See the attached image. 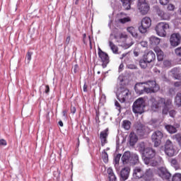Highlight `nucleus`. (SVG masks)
I'll return each instance as SVG.
<instances>
[{
	"mask_svg": "<svg viewBox=\"0 0 181 181\" xmlns=\"http://www.w3.org/2000/svg\"><path fill=\"white\" fill-rule=\"evenodd\" d=\"M151 102V110L153 111H158L160 107H165L167 108H172V99H165L160 98L158 100L155 98H151L150 99Z\"/></svg>",
	"mask_w": 181,
	"mask_h": 181,
	"instance_id": "1",
	"label": "nucleus"
},
{
	"mask_svg": "<svg viewBox=\"0 0 181 181\" xmlns=\"http://www.w3.org/2000/svg\"><path fill=\"white\" fill-rule=\"evenodd\" d=\"M0 146H6V141H5L4 139H1Z\"/></svg>",
	"mask_w": 181,
	"mask_h": 181,
	"instance_id": "49",
	"label": "nucleus"
},
{
	"mask_svg": "<svg viewBox=\"0 0 181 181\" xmlns=\"http://www.w3.org/2000/svg\"><path fill=\"white\" fill-rule=\"evenodd\" d=\"M160 5H168L170 0H158Z\"/></svg>",
	"mask_w": 181,
	"mask_h": 181,
	"instance_id": "45",
	"label": "nucleus"
},
{
	"mask_svg": "<svg viewBox=\"0 0 181 181\" xmlns=\"http://www.w3.org/2000/svg\"><path fill=\"white\" fill-rule=\"evenodd\" d=\"M139 64H140V67H141V69H146V67H148V62H146V60H145V59H141L139 61Z\"/></svg>",
	"mask_w": 181,
	"mask_h": 181,
	"instance_id": "35",
	"label": "nucleus"
},
{
	"mask_svg": "<svg viewBox=\"0 0 181 181\" xmlns=\"http://www.w3.org/2000/svg\"><path fill=\"white\" fill-rule=\"evenodd\" d=\"M175 104L177 107H181V93H177L175 98Z\"/></svg>",
	"mask_w": 181,
	"mask_h": 181,
	"instance_id": "32",
	"label": "nucleus"
},
{
	"mask_svg": "<svg viewBox=\"0 0 181 181\" xmlns=\"http://www.w3.org/2000/svg\"><path fill=\"white\" fill-rule=\"evenodd\" d=\"M64 116H66V111L63 112Z\"/></svg>",
	"mask_w": 181,
	"mask_h": 181,
	"instance_id": "63",
	"label": "nucleus"
},
{
	"mask_svg": "<svg viewBox=\"0 0 181 181\" xmlns=\"http://www.w3.org/2000/svg\"><path fill=\"white\" fill-rule=\"evenodd\" d=\"M66 45H69L70 43V36H68L65 41Z\"/></svg>",
	"mask_w": 181,
	"mask_h": 181,
	"instance_id": "56",
	"label": "nucleus"
},
{
	"mask_svg": "<svg viewBox=\"0 0 181 181\" xmlns=\"http://www.w3.org/2000/svg\"><path fill=\"white\" fill-rule=\"evenodd\" d=\"M141 84H146V86H148L150 88H153V90L156 89V87L158 88V91H159V85L156 83V81H148L145 83H142Z\"/></svg>",
	"mask_w": 181,
	"mask_h": 181,
	"instance_id": "26",
	"label": "nucleus"
},
{
	"mask_svg": "<svg viewBox=\"0 0 181 181\" xmlns=\"http://www.w3.org/2000/svg\"><path fill=\"white\" fill-rule=\"evenodd\" d=\"M152 25V21L149 17H145L141 20V25L139 27L140 33H146L148 29L151 28Z\"/></svg>",
	"mask_w": 181,
	"mask_h": 181,
	"instance_id": "8",
	"label": "nucleus"
},
{
	"mask_svg": "<svg viewBox=\"0 0 181 181\" xmlns=\"http://www.w3.org/2000/svg\"><path fill=\"white\" fill-rule=\"evenodd\" d=\"M164 151L167 156L172 158V156H175L177 155V151L173 145V143L170 139L166 140L165 146H164Z\"/></svg>",
	"mask_w": 181,
	"mask_h": 181,
	"instance_id": "4",
	"label": "nucleus"
},
{
	"mask_svg": "<svg viewBox=\"0 0 181 181\" xmlns=\"http://www.w3.org/2000/svg\"><path fill=\"white\" fill-rule=\"evenodd\" d=\"M109 46L113 53H115V54H117L118 53V47H117V45H115V44H114L112 41H109Z\"/></svg>",
	"mask_w": 181,
	"mask_h": 181,
	"instance_id": "30",
	"label": "nucleus"
},
{
	"mask_svg": "<svg viewBox=\"0 0 181 181\" xmlns=\"http://www.w3.org/2000/svg\"><path fill=\"white\" fill-rule=\"evenodd\" d=\"M137 6L141 15H146L149 12V4L146 3V0H139Z\"/></svg>",
	"mask_w": 181,
	"mask_h": 181,
	"instance_id": "10",
	"label": "nucleus"
},
{
	"mask_svg": "<svg viewBox=\"0 0 181 181\" xmlns=\"http://www.w3.org/2000/svg\"><path fill=\"white\" fill-rule=\"evenodd\" d=\"M144 59L147 63H152L156 60V55L152 51H149L148 53L144 55Z\"/></svg>",
	"mask_w": 181,
	"mask_h": 181,
	"instance_id": "18",
	"label": "nucleus"
},
{
	"mask_svg": "<svg viewBox=\"0 0 181 181\" xmlns=\"http://www.w3.org/2000/svg\"><path fill=\"white\" fill-rule=\"evenodd\" d=\"M143 83H138L135 86V91L137 93V94H144V93H146L147 94H149L151 93H156L158 91V87H156V89H153V88H146L142 86Z\"/></svg>",
	"mask_w": 181,
	"mask_h": 181,
	"instance_id": "6",
	"label": "nucleus"
},
{
	"mask_svg": "<svg viewBox=\"0 0 181 181\" xmlns=\"http://www.w3.org/2000/svg\"><path fill=\"white\" fill-rule=\"evenodd\" d=\"M107 173H108L109 176H111V175H114V171L112 170V168H108Z\"/></svg>",
	"mask_w": 181,
	"mask_h": 181,
	"instance_id": "51",
	"label": "nucleus"
},
{
	"mask_svg": "<svg viewBox=\"0 0 181 181\" xmlns=\"http://www.w3.org/2000/svg\"><path fill=\"white\" fill-rule=\"evenodd\" d=\"M122 69H124V64H121L119 66V71H122Z\"/></svg>",
	"mask_w": 181,
	"mask_h": 181,
	"instance_id": "58",
	"label": "nucleus"
},
{
	"mask_svg": "<svg viewBox=\"0 0 181 181\" xmlns=\"http://www.w3.org/2000/svg\"><path fill=\"white\" fill-rule=\"evenodd\" d=\"M154 52L157 54V59L158 62H162L163 60V52H162V49L160 48L156 47L154 48Z\"/></svg>",
	"mask_w": 181,
	"mask_h": 181,
	"instance_id": "27",
	"label": "nucleus"
},
{
	"mask_svg": "<svg viewBox=\"0 0 181 181\" xmlns=\"http://www.w3.org/2000/svg\"><path fill=\"white\" fill-rule=\"evenodd\" d=\"M167 9L168 11H175V5H173V4H169L167 6Z\"/></svg>",
	"mask_w": 181,
	"mask_h": 181,
	"instance_id": "44",
	"label": "nucleus"
},
{
	"mask_svg": "<svg viewBox=\"0 0 181 181\" xmlns=\"http://www.w3.org/2000/svg\"><path fill=\"white\" fill-rule=\"evenodd\" d=\"M144 162L145 165H149L150 166H158V165L163 163V160L160 156H156L154 159L146 157L144 158Z\"/></svg>",
	"mask_w": 181,
	"mask_h": 181,
	"instance_id": "9",
	"label": "nucleus"
},
{
	"mask_svg": "<svg viewBox=\"0 0 181 181\" xmlns=\"http://www.w3.org/2000/svg\"><path fill=\"white\" fill-rule=\"evenodd\" d=\"M170 28V27L168 23L160 22L156 25L155 30L158 36H160V37H166Z\"/></svg>",
	"mask_w": 181,
	"mask_h": 181,
	"instance_id": "2",
	"label": "nucleus"
},
{
	"mask_svg": "<svg viewBox=\"0 0 181 181\" xmlns=\"http://www.w3.org/2000/svg\"><path fill=\"white\" fill-rule=\"evenodd\" d=\"M144 155L142 157L143 160L144 158L152 159L156 155V151L152 148H144Z\"/></svg>",
	"mask_w": 181,
	"mask_h": 181,
	"instance_id": "17",
	"label": "nucleus"
},
{
	"mask_svg": "<svg viewBox=\"0 0 181 181\" xmlns=\"http://www.w3.org/2000/svg\"><path fill=\"white\" fill-rule=\"evenodd\" d=\"M175 53L178 57H181V47H177L175 49Z\"/></svg>",
	"mask_w": 181,
	"mask_h": 181,
	"instance_id": "42",
	"label": "nucleus"
},
{
	"mask_svg": "<svg viewBox=\"0 0 181 181\" xmlns=\"http://www.w3.org/2000/svg\"><path fill=\"white\" fill-rule=\"evenodd\" d=\"M136 134L140 136H144L146 134H148V132H149V129L148 128V127L141 124H138L136 127Z\"/></svg>",
	"mask_w": 181,
	"mask_h": 181,
	"instance_id": "14",
	"label": "nucleus"
},
{
	"mask_svg": "<svg viewBox=\"0 0 181 181\" xmlns=\"http://www.w3.org/2000/svg\"><path fill=\"white\" fill-rule=\"evenodd\" d=\"M59 127H63V122L62 121H59Z\"/></svg>",
	"mask_w": 181,
	"mask_h": 181,
	"instance_id": "60",
	"label": "nucleus"
},
{
	"mask_svg": "<svg viewBox=\"0 0 181 181\" xmlns=\"http://www.w3.org/2000/svg\"><path fill=\"white\" fill-rule=\"evenodd\" d=\"M83 42L86 43V35L83 34Z\"/></svg>",
	"mask_w": 181,
	"mask_h": 181,
	"instance_id": "61",
	"label": "nucleus"
},
{
	"mask_svg": "<svg viewBox=\"0 0 181 181\" xmlns=\"http://www.w3.org/2000/svg\"><path fill=\"white\" fill-rule=\"evenodd\" d=\"M165 128L169 134H176V132H177V128H179V125L177 124L176 127H175V126L167 124L165 126Z\"/></svg>",
	"mask_w": 181,
	"mask_h": 181,
	"instance_id": "25",
	"label": "nucleus"
},
{
	"mask_svg": "<svg viewBox=\"0 0 181 181\" xmlns=\"http://www.w3.org/2000/svg\"><path fill=\"white\" fill-rule=\"evenodd\" d=\"M119 22H120V23H127V22H131V18L129 17L120 18L119 19Z\"/></svg>",
	"mask_w": 181,
	"mask_h": 181,
	"instance_id": "40",
	"label": "nucleus"
},
{
	"mask_svg": "<svg viewBox=\"0 0 181 181\" xmlns=\"http://www.w3.org/2000/svg\"><path fill=\"white\" fill-rule=\"evenodd\" d=\"M139 162V157L136 154L132 155V159L130 160V163H133V165H136Z\"/></svg>",
	"mask_w": 181,
	"mask_h": 181,
	"instance_id": "33",
	"label": "nucleus"
},
{
	"mask_svg": "<svg viewBox=\"0 0 181 181\" xmlns=\"http://www.w3.org/2000/svg\"><path fill=\"white\" fill-rule=\"evenodd\" d=\"M71 112L72 114H76V107H71Z\"/></svg>",
	"mask_w": 181,
	"mask_h": 181,
	"instance_id": "55",
	"label": "nucleus"
},
{
	"mask_svg": "<svg viewBox=\"0 0 181 181\" xmlns=\"http://www.w3.org/2000/svg\"><path fill=\"white\" fill-rule=\"evenodd\" d=\"M140 44L143 47H146V46H148V42L146 41H141Z\"/></svg>",
	"mask_w": 181,
	"mask_h": 181,
	"instance_id": "50",
	"label": "nucleus"
},
{
	"mask_svg": "<svg viewBox=\"0 0 181 181\" xmlns=\"http://www.w3.org/2000/svg\"><path fill=\"white\" fill-rule=\"evenodd\" d=\"M100 73H101L100 71H98V74H100Z\"/></svg>",
	"mask_w": 181,
	"mask_h": 181,
	"instance_id": "64",
	"label": "nucleus"
},
{
	"mask_svg": "<svg viewBox=\"0 0 181 181\" xmlns=\"http://www.w3.org/2000/svg\"><path fill=\"white\" fill-rule=\"evenodd\" d=\"M158 13L160 16L161 19H163V21H169V14L160 10L158 11Z\"/></svg>",
	"mask_w": 181,
	"mask_h": 181,
	"instance_id": "31",
	"label": "nucleus"
},
{
	"mask_svg": "<svg viewBox=\"0 0 181 181\" xmlns=\"http://www.w3.org/2000/svg\"><path fill=\"white\" fill-rule=\"evenodd\" d=\"M120 39H126L125 42L122 45L124 49H129L134 45V40L131 37H128L127 34L122 33L119 35Z\"/></svg>",
	"mask_w": 181,
	"mask_h": 181,
	"instance_id": "12",
	"label": "nucleus"
},
{
	"mask_svg": "<svg viewBox=\"0 0 181 181\" xmlns=\"http://www.w3.org/2000/svg\"><path fill=\"white\" fill-rule=\"evenodd\" d=\"M153 175V170L149 168L146 170V173L143 174V179L144 180H150V179H152V176Z\"/></svg>",
	"mask_w": 181,
	"mask_h": 181,
	"instance_id": "24",
	"label": "nucleus"
},
{
	"mask_svg": "<svg viewBox=\"0 0 181 181\" xmlns=\"http://www.w3.org/2000/svg\"><path fill=\"white\" fill-rule=\"evenodd\" d=\"M49 91H50V88L49 87V85H47V86H45V93L46 94H49Z\"/></svg>",
	"mask_w": 181,
	"mask_h": 181,
	"instance_id": "52",
	"label": "nucleus"
},
{
	"mask_svg": "<svg viewBox=\"0 0 181 181\" xmlns=\"http://www.w3.org/2000/svg\"><path fill=\"white\" fill-rule=\"evenodd\" d=\"M109 180L110 181H117V177H115V174L109 175Z\"/></svg>",
	"mask_w": 181,
	"mask_h": 181,
	"instance_id": "46",
	"label": "nucleus"
},
{
	"mask_svg": "<svg viewBox=\"0 0 181 181\" xmlns=\"http://www.w3.org/2000/svg\"><path fill=\"white\" fill-rule=\"evenodd\" d=\"M169 114H170V116H171L173 118V117H175V115H176V111L171 110V111H170Z\"/></svg>",
	"mask_w": 181,
	"mask_h": 181,
	"instance_id": "53",
	"label": "nucleus"
},
{
	"mask_svg": "<svg viewBox=\"0 0 181 181\" xmlns=\"http://www.w3.org/2000/svg\"><path fill=\"white\" fill-rule=\"evenodd\" d=\"M129 172H131V169L129 167H126L122 169L120 175L122 180H127L128 177H129Z\"/></svg>",
	"mask_w": 181,
	"mask_h": 181,
	"instance_id": "21",
	"label": "nucleus"
},
{
	"mask_svg": "<svg viewBox=\"0 0 181 181\" xmlns=\"http://www.w3.org/2000/svg\"><path fill=\"white\" fill-rule=\"evenodd\" d=\"M148 41L151 46H158L160 43V38L152 35L149 37Z\"/></svg>",
	"mask_w": 181,
	"mask_h": 181,
	"instance_id": "22",
	"label": "nucleus"
},
{
	"mask_svg": "<svg viewBox=\"0 0 181 181\" xmlns=\"http://www.w3.org/2000/svg\"><path fill=\"white\" fill-rule=\"evenodd\" d=\"M132 110L134 114H144L145 112V99L144 98H138L134 103Z\"/></svg>",
	"mask_w": 181,
	"mask_h": 181,
	"instance_id": "3",
	"label": "nucleus"
},
{
	"mask_svg": "<svg viewBox=\"0 0 181 181\" xmlns=\"http://www.w3.org/2000/svg\"><path fill=\"white\" fill-rule=\"evenodd\" d=\"M163 114H164L165 115H168V113L169 112V110H170V107H166L165 106H163Z\"/></svg>",
	"mask_w": 181,
	"mask_h": 181,
	"instance_id": "43",
	"label": "nucleus"
},
{
	"mask_svg": "<svg viewBox=\"0 0 181 181\" xmlns=\"http://www.w3.org/2000/svg\"><path fill=\"white\" fill-rule=\"evenodd\" d=\"M102 158L103 162H105V163H108V153H107V152L103 151L102 153Z\"/></svg>",
	"mask_w": 181,
	"mask_h": 181,
	"instance_id": "39",
	"label": "nucleus"
},
{
	"mask_svg": "<svg viewBox=\"0 0 181 181\" xmlns=\"http://www.w3.org/2000/svg\"><path fill=\"white\" fill-rule=\"evenodd\" d=\"M127 31L134 37V39H138V40H141L142 39V36L138 33V30L135 28L134 26H130L127 28Z\"/></svg>",
	"mask_w": 181,
	"mask_h": 181,
	"instance_id": "16",
	"label": "nucleus"
},
{
	"mask_svg": "<svg viewBox=\"0 0 181 181\" xmlns=\"http://www.w3.org/2000/svg\"><path fill=\"white\" fill-rule=\"evenodd\" d=\"M181 36L179 33H173L170 35V43L173 47H176L180 45Z\"/></svg>",
	"mask_w": 181,
	"mask_h": 181,
	"instance_id": "11",
	"label": "nucleus"
},
{
	"mask_svg": "<svg viewBox=\"0 0 181 181\" xmlns=\"http://www.w3.org/2000/svg\"><path fill=\"white\" fill-rule=\"evenodd\" d=\"M83 91L86 93L87 91V86L84 85L83 86Z\"/></svg>",
	"mask_w": 181,
	"mask_h": 181,
	"instance_id": "59",
	"label": "nucleus"
},
{
	"mask_svg": "<svg viewBox=\"0 0 181 181\" xmlns=\"http://www.w3.org/2000/svg\"><path fill=\"white\" fill-rule=\"evenodd\" d=\"M122 127L124 129L128 131L131 129V122L129 120H124L122 122Z\"/></svg>",
	"mask_w": 181,
	"mask_h": 181,
	"instance_id": "34",
	"label": "nucleus"
},
{
	"mask_svg": "<svg viewBox=\"0 0 181 181\" xmlns=\"http://www.w3.org/2000/svg\"><path fill=\"white\" fill-rule=\"evenodd\" d=\"M133 1L134 0H121L123 4V6L127 10L131 9V4H132Z\"/></svg>",
	"mask_w": 181,
	"mask_h": 181,
	"instance_id": "29",
	"label": "nucleus"
},
{
	"mask_svg": "<svg viewBox=\"0 0 181 181\" xmlns=\"http://www.w3.org/2000/svg\"><path fill=\"white\" fill-rule=\"evenodd\" d=\"M178 13H179V15H181V8H180V9L178 10Z\"/></svg>",
	"mask_w": 181,
	"mask_h": 181,
	"instance_id": "62",
	"label": "nucleus"
},
{
	"mask_svg": "<svg viewBox=\"0 0 181 181\" xmlns=\"http://www.w3.org/2000/svg\"><path fill=\"white\" fill-rule=\"evenodd\" d=\"M170 164L172 166H173L175 169H177L179 168V163L177 162V160L176 158H173L170 160Z\"/></svg>",
	"mask_w": 181,
	"mask_h": 181,
	"instance_id": "37",
	"label": "nucleus"
},
{
	"mask_svg": "<svg viewBox=\"0 0 181 181\" xmlns=\"http://www.w3.org/2000/svg\"><path fill=\"white\" fill-rule=\"evenodd\" d=\"M98 56L101 62H103V64H102V66L103 69H105V67H107V64L110 63V57H108V54L103 52V50H101V48H99Z\"/></svg>",
	"mask_w": 181,
	"mask_h": 181,
	"instance_id": "13",
	"label": "nucleus"
},
{
	"mask_svg": "<svg viewBox=\"0 0 181 181\" xmlns=\"http://www.w3.org/2000/svg\"><path fill=\"white\" fill-rule=\"evenodd\" d=\"M175 87H181V81H177L174 83Z\"/></svg>",
	"mask_w": 181,
	"mask_h": 181,
	"instance_id": "54",
	"label": "nucleus"
},
{
	"mask_svg": "<svg viewBox=\"0 0 181 181\" xmlns=\"http://www.w3.org/2000/svg\"><path fill=\"white\" fill-rule=\"evenodd\" d=\"M163 65L165 66V67H170V62L168 60H165L163 62Z\"/></svg>",
	"mask_w": 181,
	"mask_h": 181,
	"instance_id": "48",
	"label": "nucleus"
},
{
	"mask_svg": "<svg viewBox=\"0 0 181 181\" xmlns=\"http://www.w3.org/2000/svg\"><path fill=\"white\" fill-rule=\"evenodd\" d=\"M119 159H121V154H117L115 158V163H118V162H119Z\"/></svg>",
	"mask_w": 181,
	"mask_h": 181,
	"instance_id": "47",
	"label": "nucleus"
},
{
	"mask_svg": "<svg viewBox=\"0 0 181 181\" xmlns=\"http://www.w3.org/2000/svg\"><path fill=\"white\" fill-rule=\"evenodd\" d=\"M129 138L130 145L131 146H134V145H135V144H136L138 141V136H136V134H135V133L132 132L129 134Z\"/></svg>",
	"mask_w": 181,
	"mask_h": 181,
	"instance_id": "28",
	"label": "nucleus"
},
{
	"mask_svg": "<svg viewBox=\"0 0 181 181\" xmlns=\"http://www.w3.org/2000/svg\"><path fill=\"white\" fill-rule=\"evenodd\" d=\"M133 176L135 179H141L144 176V170L140 167H135L133 170Z\"/></svg>",
	"mask_w": 181,
	"mask_h": 181,
	"instance_id": "20",
	"label": "nucleus"
},
{
	"mask_svg": "<svg viewBox=\"0 0 181 181\" xmlns=\"http://www.w3.org/2000/svg\"><path fill=\"white\" fill-rule=\"evenodd\" d=\"M127 69H129L130 70H136L138 69V66L134 64H129L127 65Z\"/></svg>",
	"mask_w": 181,
	"mask_h": 181,
	"instance_id": "41",
	"label": "nucleus"
},
{
	"mask_svg": "<svg viewBox=\"0 0 181 181\" xmlns=\"http://www.w3.org/2000/svg\"><path fill=\"white\" fill-rule=\"evenodd\" d=\"M158 176H160V177H162L163 180H169L172 175L170 174L169 172H168V170H166V168H160L158 169Z\"/></svg>",
	"mask_w": 181,
	"mask_h": 181,
	"instance_id": "15",
	"label": "nucleus"
},
{
	"mask_svg": "<svg viewBox=\"0 0 181 181\" xmlns=\"http://www.w3.org/2000/svg\"><path fill=\"white\" fill-rule=\"evenodd\" d=\"M33 54V53L28 52L26 54L25 57V63L27 64H29V63H30V60H32V55Z\"/></svg>",
	"mask_w": 181,
	"mask_h": 181,
	"instance_id": "36",
	"label": "nucleus"
},
{
	"mask_svg": "<svg viewBox=\"0 0 181 181\" xmlns=\"http://www.w3.org/2000/svg\"><path fill=\"white\" fill-rule=\"evenodd\" d=\"M107 138H108V129L102 131L100 134V139L102 146H104L107 144Z\"/></svg>",
	"mask_w": 181,
	"mask_h": 181,
	"instance_id": "19",
	"label": "nucleus"
},
{
	"mask_svg": "<svg viewBox=\"0 0 181 181\" xmlns=\"http://www.w3.org/2000/svg\"><path fill=\"white\" fill-rule=\"evenodd\" d=\"M115 107H117V108H121V105H119V103H118V101H115Z\"/></svg>",
	"mask_w": 181,
	"mask_h": 181,
	"instance_id": "57",
	"label": "nucleus"
},
{
	"mask_svg": "<svg viewBox=\"0 0 181 181\" xmlns=\"http://www.w3.org/2000/svg\"><path fill=\"white\" fill-rule=\"evenodd\" d=\"M132 156H131V152H129V151H126L124 154H123V156H122V162H123V163H131V160H131L132 159Z\"/></svg>",
	"mask_w": 181,
	"mask_h": 181,
	"instance_id": "23",
	"label": "nucleus"
},
{
	"mask_svg": "<svg viewBox=\"0 0 181 181\" xmlns=\"http://www.w3.org/2000/svg\"><path fill=\"white\" fill-rule=\"evenodd\" d=\"M163 139V132L157 130L151 135L152 142L154 144L155 148H158L162 144V139Z\"/></svg>",
	"mask_w": 181,
	"mask_h": 181,
	"instance_id": "7",
	"label": "nucleus"
},
{
	"mask_svg": "<svg viewBox=\"0 0 181 181\" xmlns=\"http://www.w3.org/2000/svg\"><path fill=\"white\" fill-rule=\"evenodd\" d=\"M129 94H131L129 90L127 88H119L117 93V100L120 103H125V100L129 98Z\"/></svg>",
	"mask_w": 181,
	"mask_h": 181,
	"instance_id": "5",
	"label": "nucleus"
},
{
	"mask_svg": "<svg viewBox=\"0 0 181 181\" xmlns=\"http://www.w3.org/2000/svg\"><path fill=\"white\" fill-rule=\"evenodd\" d=\"M172 181H181V174L175 173L172 178Z\"/></svg>",
	"mask_w": 181,
	"mask_h": 181,
	"instance_id": "38",
	"label": "nucleus"
}]
</instances>
